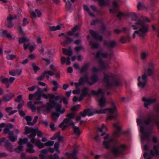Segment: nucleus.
<instances>
[{
  "instance_id": "1",
  "label": "nucleus",
  "mask_w": 159,
  "mask_h": 159,
  "mask_svg": "<svg viewBox=\"0 0 159 159\" xmlns=\"http://www.w3.org/2000/svg\"><path fill=\"white\" fill-rule=\"evenodd\" d=\"M53 98H51L49 102L47 103L46 107L45 105H43L41 106L38 107L37 110L40 113L41 111H43L44 114L46 115V111H49L52 107L55 108L56 110L61 114H63L65 112V109L64 108H62L61 109V100H60L59 103L55 102L56 101H57L60 98V96H58L55 97L54 95H53Z\"/></svg>"
},
{
  "instance_id": "2",
  "label": "nucleus",
  "mask_w": 159,
  "mask_h": 159,
  "mask_svg": "<svg viewBox=\"0 0 159 159\" xmlns=\"http://www.w3.org/2000/svg\"><path fill=\"white\" fill-rule=\"evenodd\" d=\"M153 118L149 116L147 120H145L144 119H137V122L138 126L140 127V131L141 134V138L142 140L148 139L149 137L150 131H148L145 127L143 126L144 124L148 125Z\"/></svg>"
},
{
  "instance_id": "3",
  "label": "nucleus",
  "mask_w": 159,
  "mask_h": 159,
  "mask_svg": "<svg viewBox=\"0 0 159 159\" xmlns=\"http://www.w3.org/2000/svg\"><path fill=\"white\" fill-rule=\"evenodd\" d=\"M116 78V75L113 73L104 74V80L108 88H111L120 85L121 83L117 80Z\"/></svg>"
},
{
  "instance_id": "4",
  "label": "nucleus",
  "mask_w": 159,
  "mask_h": 159,
  "mask_svg": "<svg viewBox=\"0 0 159 159\" xmlns=\"http://www.w3.org/2000/svg\"><path fill=\"white\" fill-rule=\"evenodd\" d=\"M136 25H132L131 26L133 28L134 30H138L137 31H134L133 34V37L134 38L135 37V34H139L140 36H144L146 33L148 31V26L147 25H144L143 22L139 23L138 22L136 23Z\"/></svg>"
},
{
  "instance_id": "5",
  "label": "nucleus",
  "mask_w": 159,
  "mask_h": 159,
  "mask_svg": "<svg viewBox=\"0 0 159 159\" xmlns=\"http://www.w3.org/2000/svg\"><path fill=\"white\" fill-rule=\"evenodd\" d=\"M108 111L110 113L109 115L107 118V120H111L115 118L116 115H118L117 109L114 105H113L112 107L109 108L101 109L100 110H96L95 111V113H105L107 111Z\"/></svg>"
},
{
  "instance_id": "6",
  "label": "nucleus",
  "mask_w": 159,
  "mask_h": 159,
  "mask_svg": "<svg viewBox=\"0 0 159 159\" xmlns=\"http://www.w3.org/2000/svg\"><path fill=\"white\" fill-rule=\"evenodd\" d=\"M67 118H65L63 122L59 125L60 127L62 128V129H64L68 125H73L74 123L72 120L74 119L75 116L74 113H70L66 116Z\"/></svg>"
},
{
  "instance_id": "7",
  "label": "nucleus",
  "mask_w": 159,
  "mask_h": 159,
  "mask_svg": "<svg viewBox=\"0 0 159 159\" xmlns=\"http://www.w3.org/2000/svg\"><path fill=\"white\" fill-rule=\"evenodd\" d=\"M109 54L105 52L102 51H100L96 54L95 57L99 60L98 64L99 65L100 68L102 69H104L108 67L109 66L107 63H105L103 61L100 59L101 58H106L107 57Z\"/></svg>"
},
{
  "instance_id": "8",
  "label": "nucleus",
  "mask_w": 159,
  "mask_h": 159,
  "mask_svg": "<svg viewBox=\"0 0 159 159\" xmlns=\"http://www.w3.org/2000/svg\"><path fill=\"white\" fill-rule=\"evenodd\" d=\"M90 80L91 82L88 80V75H85L83 77L81 78L80 79L79 82L78 83H75V85L76 87H77L83 83L85 82H87L89 84L91 85L97 81L98 78L96 75H93L91 76Z\"/></svg>"
},
{
  "instance_id": "9",
  "label": "nucleus",
  "mask_w": 159,
  "mask_h": 159,
  "mask_svg": "<svg viewBox=\"0 0 159 159\" xmlns=\"http://www.w3.org/2000/svg\"><path fill=\"white\" fill-rule=\"evenodd\" d=\"M91 93L98 97H101L100 98L98 99L99 105L102 107H104L106 103V99L104 97L105 92L102 91V89H99L97 92L92 90Z\"/></svg>"
},
{
  "instance_id": "10",
  "label": "nucleus",
  "mask_w": 159,
  "mask_h": 159,
  "mask_svg": "<svg viewBox=\"0 0 159 159\" xmlns=\"http://www.w3.org/2000/svg\"><path fill=\"white\" fill-rule=\"evenodd\" d=\"M125 148V145L119 143H117L114 145L111 149V152L114 156L119 157L122 154Z\"/></svg>"
},
{
  "instance_id": "11",
  "label": "nucleus",
  "mask_w": 159,
  "mask_h": 159,
  "mask_svg": "<svg viewBox=\"0 0 159 159\" xmlns=\"http://www.w3.org/2000/svg\"><path fill=\"white\" fill-rule=\"evenodd\" d=\"M41 89L40 88H38L34 94H30L29 95V98L30 100H31L33 98H34L36 100L34 102V104L35 105L43 104V102L40 101L41 99Z\"/></svg>"
},
{
  "instance_id": "12",
  "label": "nucleus",
  "mask_w": 159,
  "mask_h": 159,
  "mask_svg": "<svg viewBox=\"0 0 159 159\" xmlns=\"http://www.w3.org/2000/svg\"><path fill=\"white\" fill-rule=\"evenodd\" d=\"M129 16L131 18L132 21L131 22V24H134V25H136V23H137L138 22L139 23H141V22H143V24L144 25L145 24V22H150V21L148 19V18L146 17H142L140 18H139L138 20L136 21L137 18V16L136 14L134 12H131L129 13Z\"/></svg>"
},
{
  "instance_id": "13",
  "label": "nucleus",
  "mask_w": 159,
  "mask_h": 159,
  "mask_svg": "<svg viewBox=\"0 0 159 159\" xmlns=\"http://www.w3.org/2000/svg\"><path fill=\"white\" fill-rule=\"evenodd\" d=\"M35 136L36 134H32L29 135V138L30 139V142L32 143H35L36 145L39 149L43 148L45 146V143H42L39 139H35L34 137Z\"/></svg>"
},
{
  "instance_id": "14",
  "label": "nucleus",
  "mask_w": 159,
  "mask_h": 159,
  "mask_svg": "<svg viewBox=\"0 0 159 159\" xmlns=\"http://www.w3.org/2000/svg\"><path fill=\"white\" fill-rule=\"evenodd\" d=\"M147 79V76L145 74H143L142 77L140 76L138 78V86L141 88H143L145 86Z\"/></svg>"
},
{
  "instance_id": "15",
  "label": "nucleus",
  "mask_w": 159,
  "mask_h": 159,
  "mask_svg": "<svg viewBox=\"0 0 159 159\" xmlns=\"http://www.w3.org/2000/svg\"><path fill=\"white\" fill-rule=\"evenodd\" d=\"M154 64L152 62L150 63L148 68L145 70L144 74L149 76L152 75L154 71Z\"/></svg>"
},
{
  "instance_id": "16",
  "label": "nucleus",
  "mask_w": 159,
  "mask_h": 159,
  "mask_svg": "<svg viewBox=\"0 0 159 159\" xmlns=\"http://www.w3.org/2000/svg\"><path fill=\"white\" fill-rule=\"evenodd\" d=\"M158 145L157 146L156 145H154L153 147V149L154 152L153 151H151L150 153L151 155L152 156H154L157 158H158L159 156V142H157Z\"/></svg>"
},
{
  "instance_id": "17",
  "label": "nucleus",
  "mask_w": 159,
  "mask_h": 159,
  "mask_svg": "<svg viewBox=\"0 0 159 159\" xmlns=\"http://www.w3.org/2000/svg\"><path fill=\"white\" fill-rule=\"evenodd\" d=\"M143 101L144 102V106L146 107H148V106L154 102L155 100L154 99L143 98Z\"/></svg>"
},
{
  "instance_id": "18",
  "label": "nucleus",
  "mask_w": 159,
  "mask_h": 159,
  "mask_svg": "<svg viewBox=\"0 0 159 159\" xmlns=\"http://www.w3.org/2000/svg\"><path fill=\"white\" fill-rule=\"evenodd\" d=\"M29 39L26 37H24L20 38L19 39V42L20 43H24V47L25 50H26L28 48L27 44L29 45Z\"/></svg>"
},
{
  "instance_id": "19",
  "label": "nucleus",
  "mask_w": 159,
  "mask_h": 159,
  "mask_svg": "<svg viewBox=\"0 0 159 159\" xmlns=\"http://www.w3.org/2000/svg\"><path fill=\"white\" fill-rule=\"evenodd\" d=\"M113 126L116 129V130L114 133V135L115 137H118L120 135V134L121 126L118 122L114 124Z\"/></svg>"
},
{
  "instance_id": "20",
  "label": "nucleus",
  "mask_w": 159,
  "mask_h": 159,
  "mask_svg": "<svg viewBox=\"0 0 159 159\" xmlns=\"http://www.w3.org/2000/svg\"><path fill=\"white\" fill-rule=\"evenodd\" d=\"M95 113V111H93L90 109H88L85 110L83 112H81L80 115H81L82 117H84L87 116H92Z\"/></svg>"
},
{
  "instance_id": "21",
  "label": "nucleus",
  "mask_w": 159,
  "mask_h": 159,
  "mask_svg": "<svg viewBox=\"0 0 159 159\" xmlns=\"http://www.w3.org/2000/svg\"><path fill=\"white\" fill-rule=\"evenodd\" d=\"M13 18L11 15H9L7 17V20L5 22V25L9 28H11L13 27L14 25L12 20Z\"/></svg>"
},
{
  "instance_id": "22",
  "label": "nucleus",
  "mask_w": 159,
  "mask_h": 159,
  "mask_svg": "<svg viewBox=\"0 0 159 159\" xmlns=\"http://www.w3.org/2000/svg\"><path fill=\"white\" fill-rule=\"evenodd\" d=\"M14 94L13 93H10L3 95L2 97V100L4 102L9 101L14 96Z\"/></svg>"
},
{
  "instance_id": "23",
  "label": "nucleus",
  "mask_w": 159,
  "mask_h": 159,
  "mask_svg": "<svg viewBox=\"0 0 159 159\" xmlns=\"http://www.w3.org/2000/svg\"><path fill=\"white\" fill-rule=\"evenodd\" d=\"M89 33L91 35L96 39L98 40L100 42L102 41V36L99 35L97 33L92 30H90Z\"/></svg>"
},
{
  "instance_id": "24",
  "label": "nucleus",
  "mask_w": 159,
  "mask_h": 159,
  "mask_svg": "<svg viewBox=\"0 0 159 159\" xmlns=\"http://www.w3.org/2000/svg\"><path fill=\"white\" fill-rule=\"evenodd\" d=\"M98 130L99 132L101 133L102 135H103L107 131V128L104 124H102L98 127Z\"/></svg>"
},
{
  "instance_id": "25",
  "label": "nucleus",
  "mask_w": 159,
  "mask_h": 159,
  "mask_svg": "<svg viewBox=\"0 0 159 159\" xmlns=\"http://www.w3.org/2000/svg\"><path fill=\"white\" fill-rule=\"evenodd\" d=\"M0 80L3 84H5L6 88H9V84L8 78H5L3 76H1L0 77Z\"/></svg>"
},
{
  "instance_id": "26",
  "label": "nucleus",
  "mask_w": 159,
  "mask_h": 159,
  "mask_svg": "<svg viewBox=\"0 0 159 159\" xmlns=\"http://www.w3.org/2000/svg\"><path fill=\"white\" fill-rule=\"evenodd\" d=\"M28 148L26 149V151L29 153H32L35 152V150L33 149V146L30 142L27 144Z\"/></svg>"
},
{
  "instance_id": "27",
  "label": "nucleus",
  "mask_w": 159,
  "mask_h": 159,
  "mask_svg": "<svg viewBox=\"0 0 159 159\" xmlns=\"http://www.w3.org/2000/svg\"><path fill=\"white\" fill-rule=\"evenodd\" d=\"M30 14L32 17L33 18H34L37 17L36 14H38V16L40 17L41 15V12L37 9H36L35 11H30Z\"/></svg>"
},
{
  "instance_id": "28",
  "label": "nucleus",
  "mask_w": 159,
  "mask_h": 159,
  "mask_svg": "<svg viewBox=\"0 0 159 159\" xmlns=\"http://www.w3.org/2000/svg\"><path fill=\"white\" fill-rule=\"evenodd\" d=\"M103 43L104 45L108 48H113L116 45V43L114 40L111 41L109 43H107L106 41H104Z\"/></svg>"
},
{
  "instance_id": "29",
  "label": "nucleus",
  "mask_w": 159,
  "mask_h": 159,
  "mask_svg": "<svg viewBox=\"0 0 159 159\" xmlns=\"http://www.w3.org/2000/svg\"><path fill=\"white\" fill-rule=\"evenodd\" d=\"M21 72V70L17 69L16 70L10 71L9 73L10 75L13 76H15L16 75H20Z\"/></svg>"
},
{
  "instance_id": "30",
  "label": "nucleus",
  "mask_w": 159,
  "mask_h": 159,
  "mask_svg": "<svg viewBox=\"0 0 159 159\" xmlns=\"http://www.w3.org/2000/svg\"><path fill=\"white\" fill-rule=\"evenodd\" d=\"M8 138L12 142H14L17 139V137L14 136V133L12 131H11L9 133Z\"/></svg>"
},
{
  "instance_id": "31",
  "label": "nucleus",
  "mask_w": 159,
  "mask_h": 159,
  "mask_svg": "<svg viewBox=\"0 0 159 159\" xmlns=\"http://www.w3.org/2000/svg\"><path fill=\"white\" fill-rule=\"evenodd\" d=\"M35 131V129L30 128L28 127H26L25 128V131L24 132V134H27L31 133V134H35L34 133Z\"/></svg>"
},
{
  "instance_id": "32",
  "label": "nucleus",
  "mask_w": 159,
  "mask_h": 159,
  "mask_svg": "<svg viewBox=\"0 0 159 159\" xmlns=\"http://www.w3.org/2000/svg\"><path fill=\"white\" fill-rule=\"evenodd\" d=\"M13 128V126L12 125L9 124L7 125L6 128L4 129L3 132L6 134H8L11 132L10 129Z\"/></svg>"
},
{
  "instance_id": "33",
  "label": "nucleus",
  "mask_w": 159,
  "mask_h": 159,
  "mask_svg": "<svg viewBox=\"0 0 159 159\" xmlns=\"http://www.w3.org/2000/svg\"><path fill=\"white\" fill-rule=\"evenodd\" d=\"M44 76H45L48 79L49 78V76H53L54 74V72L50 70H47L44 72Z\"/></svg>"
},
{
  "instance_id": "34",
  "label": "nucleus",
  "mask_w": 159,
  "mask_h": 159,
  "mask_svg": "<svg viewBox=\"0 0 159 159\" xmlns=\"http://www.w3.org/2000/svg\"><path fill=\"white\" fill-rule=\"evenodd\" d=\"M62 51L63 53L66 55L70 56L72 55V52L70 49L69 50H66L65 48H63Z\"/></svg>"
},
{
  "instance_id": "35",
  "label": "nucleus",
  "mask_w": 159,
  "mask_h": 159,
  "mask_svg": "<svg viewBox=\"0 0 159 159\" xmlns=\"http://www.w3.org/2000/svg\"><path fill=\"white\" fill-rule=\"evenodd\" d=\"M112 138H110L109 140L107 141L105 140L104 143L103 145L106 148H108L110 145L111 142L113 141Z\"/></svg>"
},
{
  "instance_id": "36",
  "label": "nucleus",
  "mask_w": 159,
  "mask_h": 159,
  "mask_svg": "<svg viewBox=\"0 0 159 159\" xmlns=\"http://www.w3.org/2000/svg\"><path fill=\"white\" fill-rule=\"evenodd\" d=\"M12 109L13 108L12 107H8L6 108L5 110L6 112L9 113L10 115H12L17 112L16 110L12 111Z\"/></svg>"
},
{
  "instance_id": "37",
  "label": "nucleus",
  "mask_w": 159,
  "mask_h": 159,
  "mask_svg": "<svg viewBox=\"0 0 159 159\" xmlns=\"http://www.w3.org/2000/svg\"><path fill=\"white\" fill-rule=\"evenodd\" d=\"M113 5L114 7L110 9V12L112 13L116 12V11L117 10V8L118 7V5L117 3L116 2H114L113 3Z\"/></svg>"
},
{
  "instance_id": "38",
  "label": "nucleus",
  "mask_w": 159,
  "mask_h": 159,
  "mask_svg": "<svg viewBox=\"0 0 159 159\" xmlns=\"http://www.w3.org/2000/svg\"><path fill=\"white\" fill-rule=\"evenodd\" d=\"M2 35L4 37H6L8 39H11L12 38V36L11 35L7 33L6 30H4L2 33Z\"/></svg>"
},
{
  "instance_id": "39",
  "label": "nucleus",
  "mask_w": 159,
  "mask_h": 159,
  "mask_svg": "<svg viewBox=\"0 0 159 159\" xmlns=\"http://www.w3.org/2000/svg\"><path fill=\"white\" fill-rule=\"evenodd\" d=\"M41 92H41V97H42L46 99L49 98V101H50V99H51V98H53L54 97L53 95L49 94H45L44 93L42 94Z\"/></svg>"
},
{
  "instance_id": "40",
  "label": "nucleus",
  "mask_w": 159,
  "mask_h": 159,
  "mask_svg": "<svg viewBox=\"0 0 159 159\" xmlns=\"http://www.w3.org/2000/svg\"><path fill=\"white\" fill-rule=\"evenodd\" d=\"M73 129L74 133L77 135H80L81 134L79 128L76 126H74V125H73Z\"/></svg>"
},
{
  "instance_id": "41",
  "label": "nucleus",
  "mask_w": 159,
  "mask_h": 159,
  "mask_svg": "<svg viewBox=\"0 0 159 159\" xmlns=\"http://www.w3.org/2000/svg\"><path fill=\"white\" fill-rule=\"evenodd\" d=\"M25 119L27 122V124L29 125H34L33 123L30 122L32 120V117L30 116H26L25 117Z\"/></svg>"
},
{
  "instance_id": "42",
  "label": "nucleus",
  "mask_w": 159,
  "mask_h": 159,
  "mask_svg": "<svg viewBox=\"0 0 159 159\" xmlns=\"http://www.w3.org/2000/svg\"><path fill=\"white\" fill-rule=\"evenodd\" d=\"M60 114L57 112H53L52 114V120H56L58 118Z\"/></svg>"
},
{
  "instance_id": "43",
  "label": "nucleus",
  "mask_w": 159,
  "mask_h": 159,
  "mask_svg": "<svg viewBox=\"0 0 159 159\" xmlns=\"http://www.w3.org/2000/svg\"><path fill=\"white\" fill-rule=\"evenodd\" d=\"M27 105L29 108L31 109L33 112L35 111L36 108L35 106L33 104V102L32 101L28 102L27 103Z\"/></svg>"
},
{
  "instance_id": "44",
  "label": "nucleus",
  "mask_w": 159,
  "mask_h": 159,
  "mask_svg": "<svg viewBox=\"0 0 159 159\" xmlns=\"http://www.w3.org/2000/svg\"><path fill=\"white\" fill-rule=\"evenodd\" d=\"M28 141L27 138H24L23 139H19L18 144L20 145H22L26 143Z\"/></svg>"
},
{
  "instance_id": "45",
  "label": "nucleus",
  "mask_w": 159,
  "mask_h": 159,
  "mask_svg": "<svg viewBox=\"0 0 159 159\" xmlns=\"http://www.w3.org/2000/svg\"><path fill=\"white\" fill-rule=\"evenodd\" d=\"M62 26V25H58L56 26H52L50 28V30L51 31H56L60 29L61 27Z\"/></svg>"
},
{
  "instance_id": "46",
  "label": "nucleus",
  "mask_w": 159,
  "mask_h": 159,
  "mask_svg": "<svg viewBox=\"0 0 159 159\" xmlns=\"http://www.w3.org/2000/svg\"><path fill=\"white\" fill-rule=\"evenodd\" d=\"M78 30V27L76 26L73 28L72 31H70L68 32V34L69 35H75V32Z\"/></svg>"
},
{
  "instance_id": "47",
  "label": "nucleus",
  "mask_w": 159,
  "mask_h": 159,
  "mask_svg": "<svg viewBox=\"0 0 159 159\" xmlns=\"http://www.w3.org/2000/svg\"><path fill=\"white\" fill-rule=\"evenodd\" d=\"M149 53L146 52H143L141 54V57L142 59H145L149 56Z\"/></svg>"
},
{
  "instance_id": "48",
  "label": "nucleus",
  "mask_w": 159,
  "mask_h": 159,
  "mask_svg": "<svg viewBox=\"0 0 159 159\" xmlns=\"http://www.w3.org/2000/svg\"><path fill=\"white\" fill-rule=\"evenodd\" d=\"M84 10L86 11L90 16H94V15L91 12L89 7L87 5H84Z\"/></svg>"
},
{
  "instance_id": "49",
  "label": "nucleus",
  "mask_w": 159,
  "mask_h": 159,
  "mask_svg": "<svg viewBox=\"0 0 159 159\" xmlns=\"http://www.w3.org/2000/svg\"><path fill=\"white\" fill-rule=\"evenodd\" d=\"M72 41V39L70 38H67L66 41L64 43H62L61 44L63 45H66L70 43Z\"/></svg>"
},
{
  "instance_id": "50",
  "label": "nucleus",
  "mask_w": 159,
  "mask_h": 159,
  "mask_svg": "<svg viewBox=\"0 0 159 159\" xmlns=\"http://www.w3.org/2000/svg\"><path fill=\"white\" fill-rule=\"evenodd\" d=\"M27 45L28 46V48H29V49L30 52H32L33 51L34 49L36 48V46L35 45H32L30 44V43L29 42V45Z\"/></svg>"
},
{
  "instance_id": "51",
  "label": "nucleus",
  "mask_w": 159,
  "mask_h": 159,
  "mask_svg": "<svg viewBox=\"0 0 159 159\" xmlns=\"http://www.w3.org/2000/svg\"><path fill=\"white\" fill-rule=\"evenodd\" d=\"M35 131L34 132V133L36 134H37L38 136L41 137L43 136V133L40 131H39L38 130V128L35 129Z\"/></svg>"
},
{
  "instance_id": "52",
  "label": "nucleus",
  "mask_w": 159,
  "mask_h": 159,
  "mask_svg": "<svg viewBox=\"0 0 159 159\" xmlns=\"http://www.w3.org/2000/svg\"><path fill=\"white\" fill-rule=\"evenodd\" d=\"M23 146L22 145H20L15 150V151L17 153H19L22 151L23 150Z\"/></svg>"
},
{
  "instance_id": "53",
  "label": "nucleus",
  "mask_w": 159,
  "mask_h": 159,
  "mask_svg": "<svg viewBox=\"0 0 159 159\" xmlns=\"http://www.w3.org/2000/svg\"><path fill=\"white\" fill-rule=\"evenodd\" d=\"M138 9L139 10L145 8L144 4L142 2H139L137 6Z\"/></svg>"
},
{
  "instance_id": "54",
  "label": "nucleus",
  "mask_w": 159,
  "mask_h": 159,
  "mask_svg": "<svg viewBox=\"0 0 159 159\" xmlns=\"http://www.w3.org/2000/svg\"><path fill=\"white\" fill-rule=\"evenodd\" d=\"M16 55L13 54L7 55V58L9 60H12L16 57Z\"/></svg>"
},
{
  "instance_id": "55",
  "label": "nucleus",
  "mask_w": 159,
  "mask_h": 159,
  "mask_svg": "<svg viewBox=\"0 0 159 159\" xmlns=\"http://www.w3.org/2000/svg\"><path fill=\"white\" fill-rule=\"evenodd\" d=\"M60 144L59 142H56L54 145V147L55 148V149L56 151L58 152V153H60V151L59 150L58 148L59 147Z\"/></svg>"
},
{
  "instance_id": "56",
  "label": "nucleus",
  "mask_w": 159,
  "mask_h": 159,
  "mask_svg": "<svg viewBox=\"0 0 159 159\" xmlns=\"http://www.w3.org/2000/svg\"><path fill=\"white\" fill-rule=\"evenodd\" d=\"M54 144V142L52 141H49L45 143V146H52Z\"/></svg>"
},
{
  "instance_id": "57",
  "label": "nucleus",
  "mask_w": 159,
  "mask_h": 159,
  "mask_svg": "<svg viewBox=\"0 0 159 159\" xmlns=\"http://www.w3.org/2000/svg\"><path fill=\"white\" fill-rule=\"evenodd\" d=\"M87 93V89L84 88L83 89L82 94L81 95L80 97L83 98L84 96L86 95Z\"/></svg>"
},
{
  "instance_id": "58",
  "label": "nucleus",
  "mask_w": 159,
  "mask_h": 159,
  "mask_svg": "<svg viewBox=\"0 0 159 159\" xmlns=\"http://www.w3.org/2000/svg\"><path fill=\"white\" fill-rule=\"evenodd\" d=\"M69 157H72L73 159H77V158L75 156V153L74 152L73 153H66Z\"/></svg>"
},
{
  "instance_id": "59",
  "label": "nucleus",
  "mask_w": 159,
  "mask_h": 159,
  "mask_svg": "<svg viewBox=\"0 0 159 159\" xmlns=\"http://www.w3.org/2000/svg\"><path fill=\"white\" fill-rule=\"evenodd\" d=\"M32 65L33 66V69L35 72H36L39 69V67L36 66L35 63H32Z\"/></svg>"
},
{
  "instance_id": "60",
  "label": "nucleus",
  "mask_w": 159,
  "mask_h": 159,
  "mask_svg": "<svg viewBox=\"0 0 159 159\" xmlns=\"http://www.w3.org/2000/svg\"><path fill=\"white\" fill-rule=\"evenodd\" d=\"M90 44L91 45L92 48H97L99 46L98 44L92 42H90Z\"/></svg>"
},
{
  "instance_id": "61",
  "label": "nucleus",
  "mask_w": 159,
  "mask_h": 159,
  "mask_svg": "<svg viewBox=\"0 0 159 159\" xmlns=\"http://www.w3.org/2000/svg\"><path fill=\"white\" fill-rule=\"evenodd\" d=\"M29 23V21L26 18H24L23 20L22 25L24 26H25Z\"/></svg>"
},
{
  "instance_id": "62",
  "label": "nucleus",
  "mask_w": 159,
  "mask_h": 159,
  "mask_svg": "<svg viewBox=\"0 0 159 159\" xmlns=\"http://www.w3.org/2000/svg\"><path fill=\"white\" fill-rule=\"evenodd\" d=\"M88 68V65L87 64L84 66L82 68L81 70V72L83 73Z\"/></svg>"
},
{
  "instance_id": "63",
  "label": "nucleus",
  "mask_w": 159,
  "mask_h": 159,
  "mask_svg": "<svg viewBox=\"0 0 159 159\" xmlns=\"http://www.w3.org/2000/svg\"><path fill=\"white\" fill-rule=\"evenodd\" d=\"M49 158L50 159H59V157L57 154H54L53 156H50Z\"/></svg>"
},
{
  "instance_id": "64",
  "label": "nucleus",
  "mask_w": 159,
  "mask_h": 159,
  "mask_svg": "<svg viewBox=\"0 0 159 159\" xmlns=\"http://www.w3.org/2000/svg\"><path fill=\"white\" fill-rule=\"evenodd\" d=\"M80 108V106L79 105L77 106H75L71 108V110L72 111H77L79 110Z\"/></svg>"
}]
</instances>
